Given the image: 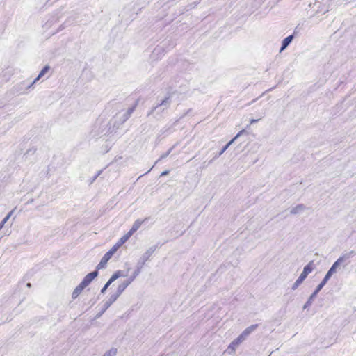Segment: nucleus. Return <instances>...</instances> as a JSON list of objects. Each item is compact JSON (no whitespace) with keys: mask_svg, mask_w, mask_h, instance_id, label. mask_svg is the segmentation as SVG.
<instances>
[{"mask_svg":"<svg viewBox=\"0 0 356 356\" xmlns=\"http://www.w3.org/2000/svg\"><path fill=\"white\" fill-rule=\"evenodd\" d=\"M257 327V325H252L247 328H245L239 336L236 338L234 341L240 346L241 343H242L247 337L252 332H254Z\"/></svg>","mask_w":356,"mask_h":356,"instance_id":"f257e3e1","label":"nucleus"},{"mask_svg":"<svg viewBox=\"0 0 356 356\" xmlns=\"http://www.w3.org/2000/svg\"><path fill=\"white\" fill-rule=\"evenodd\" d=\"M117 251V250L115 249V248H114L113 246L109 250V251H108L104 255V257H102V259H101L100 262L99 263V264L97 265V268L98 270L99 269H102V268H104L108 261L112 257V256L115 253V252Z\"/></svg>","mask_w":356,"mask_h":356,"instance_id":"f03ea898","label":"nucleus"},{"mask_svg":"<svg viewBox=\"0 0 356 356\" xmlns=\"http://www.w3.org/2000/svg\"><path fill=\"white\" fill-rule=\"evenodd\" d=\"M119 296H118V294H115V293L111 294L108 300H106L103 306L102 311L97 314V317H99L102 316V314L104 313V312L114 302L116 301V300L118 298Z\"/></svg>","mask_w":356,"mask_h":356,"instance_id":"7ed1b4c3","label":"nucleus"},{"mask_svg":"<svg viewBox=\"0 0 356 356\" xmlns=\"http://www.w3.org/2000/svg\"><path fill=\"white\" fill-rule=\"evenodd\" d=\"M137 274V273H135L134 275L132 277H131L129 280L120 283L118 285L117 291L115 292V293L118 294V296H120L122 294V293L124 291V289L134 280Z\"/></svg>","mask_w":356,"mask_h":356,"instance_id":"20e7f679","label":"nucleus"},{"mask_svg":"<svg viewBox=\"0 0 356 356\" xmlns=\"http://www.w3.org/2000/svg\"><path fill=\"white\" fill-rule=\"evenodd\" d=\"M97 271H94L88 273L80 283L85 288L90 284V283L97 276Z\"/></svg>","mask_w":356,"mask_h":356,"instance_id":"39448f33","label":"nucleus"},{"mask_svg":"<svg viewBox=\"0 0 356 356\" xmlns=\"http://www.w3.org/2000/svg\"><path fill=\"white\" fill-rule=\"evenodd\" d=\"M306 209L307 207L304 204H300L291 208L290 213L292 215L301 214L305 212Z\"/></svg>","mask_w":356,"mask_h":356,"instance_id":"423d86ee","label":"nucleus"},{"mask_svg":"<svg viewBox=\"0 0 356 356\" xmlns=\"http://www.w3.org/2000/svg\"><path fill=\"white\" fill-rule=\"evenodd\" d=\"M325 284H323L322 282H321L318 286H317L315 291L311 295L307 302L305 304L303 308L306 309L308 306H309L312 304V300L316 297L317 293L321 290V289L323 287Z\"/></svg>","mask_w":356,"mask_h":356,"instance_id":"0eeeda50","label":"nucleus"},{"mask_svg":"<svg viewBox=\"0 0 356 356\" xmlns=\"http://www.w3.org/2000/svg\"><path fill=\"white\" fill-rule=\"evenodd\" d=\"M132 235L129 232L121 237L119 241L113 245L118 250Z\"/></svg>","mask_w":356,"mask_h":356,"instance_id":"6e6552de","label":"nucleus"},{"mask_svg":"<svg viewBox=\"0 0 356 356\" xmlns=\"http://www.w3.org/2000/svg\"><path fill=\"white\" fill-rule=\"evenodd\" d=\"M238 346H239L234 341V340H233L229 343V345L225 350V353H227L228 355H234L236 353V350Z\"/></svg>","mask_w":356,"mask_h":356,"instance_id":"1a4fd4ad","label":"nucleus"},{"mask_svg":"<svg viewBox=\"0 0 356 356\" xmlns=\"http://www.w3.org/2000/svg\"><path fill=\"white\" fill-rule=\"evenodd\" d=\"M124 276H125V275H124L123 273L121 270H118L114 274L112 275L111 278L106 283V285L109 286L111 284V283H113L118 278L121 277H124Z\"/></svg>","mask_w":356,"mask_h":356,"instance_id":"9d476101","label":"nucleus"},{"mask_svg":"<svg viewBox=\"0 0 356 356\" xmlns=\"http://www.w3.org/2000/svg\"><path fill=\"white\" fill-rule=\"evenodd\" d=\"M314 270V261H311L309 262V264L305 266L303 268V271L301 274L307 277L310 273L312 272Z\"/></svg>","mask_w":356,"mask_h":356,"instance_id":"9b49d317","label":"nucleus"},{"mask_svg":"<svg viewBox=\"0 0 356 356\" xmlns=\"http://www.w3.org/2000/svg\"><path fill=\"white\" fill-rule=\"evenodd\" d=\"M348 255H343L341 256L332 266L335 269L338 270V268L340 267V266L346 261V259H348Z\"/></svg>","mask_w":356,"mask_h":356,"instance_id":"f8f14e48","label":"nucleus"},{"mask_svg":"<svg viewBox=\"0 0 356 356\" xmlns=\"http://www.w3.org/2000/svg\"><path fill=\"white\" fill-rule=\"evenodd\" d=\"M143 222V220H140V219L136 220L134 222V224H133V225H132L131 228V229H130V230L129 231V233H131V235H133V234H134L135 232H136V231H137V230L140 227V226L142 225Z\"/></svg>","mask_w":356,"mask_h":356,"instance_id":"ddd939ff","label":"nucleus"},{"mask_svg":"<svg viewBox=\"0 0 356 356\" xmlns=\"http://www.w3.org/2000/svg\"><path fill=\"white\" fill-rule=\"evenodd\" d=\"M84 286H82L81 284H79L73 291L72 294V299H76L80 293L82 292V291L84 289Z\"/></svg>","mask_w":356,"mask_h":356,"instance_id":"4468645a","label":"nucleus"},{"mask_svg":"<svg viewBox=\"0 0 356 356\" xmlns=\"http://www.w3.org/2000/svg\"><path fill=\"white\" fill-rule=\"evenodd\" d=\"M293 38V35H289L284 39V40L282 41V46L280 49V52H282L288 47V45L291 42Z\"/></svg>","mask_w":356,"mask_h":356,"instance_id":"2eb2a0df","label":"nucleus"},{"mask_svg":"<svg viewBox=\"0 0 356 356\" xmlns=\"http://www.w3.org/2000/svg\"><path fill=\"white\" fill-rule=\"evenodd\" d=\"M49 70V66H45L40 72L38 77L34 80L33 84H34L36 81H38L42 76H43Z\"/></svg>","mask_w":356,"mask_h":356,"instance_id":"dca6fc26","label":"nucleus"},{"mask_svg":"<svg viewBox=\"0 0 356 356\" xmlns=\"http://www.w3.org/2000/svg\"><path fill=\"white\" fill-rule=\"evenodd\" d=\"M14 210L10 211L8 215L3 219V220L0 222V230L3 227L4 225L7 222L9 218L11 217L13 213Z\"/></svg>","mask_w":356,"mask_h":356,"instance_id":"f3484780","label":"nucleus"},{"mask_svg":"<svg viewBox=\"0 0 356 356\" xmlns=\"http://www.w3.org/2000/svg\"><path fill=\"white\" fill-rule=\"evenodd\" d=\"M117 354V349L112 348L107 350L102 356H115Z\"/></svg>","mask_w":356,"mask_h":356,"instance_id":"a211bd4d","label":"nucleus"},{"mask_svg":"<svg viewBox=\"0 0 356 356\" xmlns=\"http://www.w3.org/2000/svg\"><path fill=\"white\" fill-rule=\"evenodd\" d=\"M332 275L333 274L330 273V270H328L323 281L321 282L323 284H325Z\"/></svg>","mask_w":356,"mask_h":356,"instance_id":"6ab92c4d","label":"nucleus"},{"mask_svg":"<svg viewBox=\"0 0 356 356\" xmlns=\"http://www.w3.org/2000/svg\"><path fill=\"white\" fill-rule=\"evenodd\" d=\"M302 282H301L299 279H297L296 281L294 282V284L292 286V289L293 290L296 289Z\"/></svg>","mask_w":356,"mask_h":356,"instance_id":"aec40b11","label":"nucleus"},{"mask_svg":"<svg viewBox=\"0 0 356 356\" xmlns=\"http://www.w3.org/2000/svg\"><path fill=\"white\" fill-rule=\"evenodd\" d=\"M154 252V250L152 248L148 250L144 254V257H145L147 259L151 256L152 252Z\"/></svg>","mask_w":356,"mask_h":356,"instance_id":"412c9836","label":"nucleus"},{"mask_svg":"<svg viewBox=\"0 0 356 356\" xmlns=\"http://www.w3.org/2000/svg\"><path fill=\"white\" fill-rule=\"evenodd\" d=\"M241 133H242V131H240V132H239V133H238V134H237V135H236V136H235L232 140H231L227 143V145H228L229 146V145H231L234 143V140H236L238 137H239V136H240V135L241 134Z\"/></svg>","mask_w":356,"mask_h":356,"instance_id":"4be33fe9","label":"nucleus"},{"mask_svg":"<svg viewBox=\"0 0 356 356\" xmlns=\"http://www.w3.org/2000/svg\"><path fill=\"white\" fill-rule=\"evenodd\" d=\"M229 146L227 144L222 149L220 152L219 153V155H222L226 150L229 147Z\"/></svg>","mask_w":356,"mask_h":356,"instance_id":"5701e85b","label":"nucleus"},{"mask_svg":"<svg viewBox=\"0 0 356 356\" xmlns=\"http://www.w3.org/2000/svg\"><path fill=\"white\" fill-rule=\"evenodd\" d=\"M306 277H305L302 274H300L298 279H299L301 282H303Z\"/></svg>","mask_w":356,"mask_h":356,"instance_id":"b1692460","label":"nucleus"},{"mask_svg":"<svg viewBox=\"0 0 356 356\" xmlns=\"http://www.w3.org/2000/svg\"><path fill=\"white\" fill-rule=\"evenodd\" d=\"M329 270H330V273H332V274H334L337 272V270L332 266L330 268Z\"/></svg>","mask_w":356,"mask_h":356,"instance_id":"393cba45","label":"nucleus"},{"mask_svg":"<svg viewBox=\"0 0 356 356\" xmlns=\"http://www.w3.org/2000/svg\"><path fill=\"white\" fill-rule=\"evenodd\" d=\"M108 286L107 285H106V284H105V285H104V286L102 289V290H101V293H105V291H106V290L107 289V288H108Z\"/></svg>","mask_w":356,"mask_h":356,"instance_id":"a878e982","label":"nucleus"},{"mask_svg":"<svg viewBox=\"0 0 356 356\" xmlns=\"http://www.w3.org/2000/svg\"><path fill=\"white\" fill-rule=\"evenodd\" d=\"M258 121H259V120L252 119L250 120V124H254V123H255V122H257Z\"/></svg>","mask_w":356,"mask_h":356,"instance_id":"bb28decb","label":"nucleus"},{"mask_svg":"<svg viewBox=\"0 0 356 356\" xmlns=\"http://www.w3.org/2000/svg\"><path fill=\"white\" fill-rule=\"evenodd\" d=\"M168 174V171L166 170V171L163 172L161 175V176H165V175H167Z\"/></svg>","mask_w":356,"mask_h":356,"instance_id":"cd10ccee","label":"nucleus"},{"mask_svg":"<svg viewBox=\"0 0 356 356\" xmlns=\"http://www.w3.org/2000/svg\"><path fill=\"white\" fill-rule=\"evenodd\" d=\"M166 155H163L161 156V159L165 158Z\"/></svg>","mask_w":356,"mask_h":356,"instance_id":"c85d7f7f","label":"nucleus"},{"mask_svg":"<svg viewBox=\"0 0 356 356\" xmlns=\"http://www.w3.org/2000/svg\"><path fill=\"white\" fill-rule=\"evenodd\" d=\"M351 253H353V251H351V252H349V254H348V255L350 257V254H351Z\"/></svg>","mask_w":356,"mask_h":356,"instance_id":"c756f323","label":"nucleus"},{"mask_svg":"<svg viewBox=\"0 0 356 356\" xmlns=\"http://www.w3.org/2000/svg\"><path fill=\"white\" fill-rule=\"evenodd\" d=\"M351 253H353V251H351V252H349V254H348V255L350 257V254H351Z\"/></svg>","mask_w":356,"mask_h":356,"instance_id":"7c9ffc66","label":"nucleus"}]
</instances>
